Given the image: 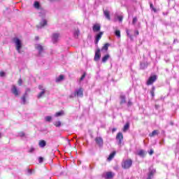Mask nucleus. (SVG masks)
<instances>
[{"label":"nucleus","instance_id":"f257e3e1","mask_svg":"<svg viewBox=\"0 0 179 179\" xmlns=\"http://www.w3.org/2000/svg\"><path fill=\"white\" fill-rule=\"evenodd\" d=\"M13 42L14 43L15 45V49L17 51V52L19 54H20V50H22V47H23V42L22 41V40H20V38H17V37H14L13 38Z\"/></svg>","mask_w":179,"mask_h":179},{"label":"nucleus","instance_id":"f03ea898","mask_svg":"<svg viewBox=\"0 0 179 179\" xmlns=\"http://www.w3.org/2000/svg\"><path fill=\"white\" fill-rule=\"evenodd\" d=\"M132 166V159H126L122 162V169H129Z\"/></svg>","mask_w":179,"mask_h":179},{"label":"nucleus","instance_id":"7ed1b4c3","mask_svg":"<svg viewBox=\"0 0 179 179\" xmlns=\"http://www.w3.org/2000/svg\"><path fill=\"white\" fill-rule=\"evenodd\" d=\"M11 93H13V94H14L15 97L19 96V95L20 94V92L17 89V87H16V85H13L11 87Z\"/></svg>","mask_w":179,"mask_h":179},{"label":"nucleus","instance_id":"20e7f679","mask_svg":"<svg viewBox=\"0 0 179 179\" xmlns=\"http://www.w3.org/2000/svg\"><path fill=\"white\" fill-rule=\"evenodd\" d=\"M38 88L39 90H41V92L37 95V99H41V97L45 94V88H44L43 85H38Z\"/></svg>","mask_w":179,"mask_h":179},{"label":"nucleus","instance_id":"39448f33","mask_svg":"<svg viewBox=\"0 0 179 179\" xmlns=\"http://www.w3.org/2000/svg\"><path fill=\"white\" fill-rule=\"evenodd\" d=\"M35 48L38 51V56L41 57V54L44 52V47H43V45L41 44H36L35 45Z\"/></svg>","mask_w":179,"mask_h":179},{"label":"nucleus","instance_id":"423d86ee","mask_svg":"<svg viewBox=\"0 0 179 179\" xmlns=\"http://www.w3.org/2000/svg\"><path fill=\"white\" fill-rule=\"evenodd\" d=\"M157 79V76H150L147 81L148 86H149L150 85H153V83H155V82H156Z\"/></svg>","mask_w":179,"mask_h":179},{"label":"nucleus","instance_id":"0eeeda50","mask_svg":"<svg viewBox=\"0 0 179 179\" xmlns=\"http://www.w3.org/2000/svg\"><path fill=\"white\" fill-rule=\"evenodd\" d=\"M155 173H156V169H153V167H150L148 176L147 179L153 178V176L155 175Z\"/></svg>","mask_w":179,"mask_h":179},{"label":"nucleus","instance_id":"6e6552de","mask_svg":"<svg viewBox=\"0 0 179 179\" xmlns=\"http://www.w3.org/2000/svg\"><path fill=\"white\" fill-rule=\"evenodd\" d=\"M102 177L105 179H111L114 177V173L113 172L103 173Z\"/></svg>","mask_w":179,"mask_h":179},{"label":"nucleus","instance_id":"1a4fd4ad","mask_svg":"<svg viewBox=\"0 0 179 179\" xmlns=\"http://www.w3.org/2000/svg\"><path fill=\"white\" fill-rule=\"evenodd\" d=\"M124 139V136L122 133L119 132L116 136V140L118 141V145H121L122 143V140Z\"/></svg>","mask_w":179,"mask_h":179},{"label":"nucleus","instance_id":"9d476101","mask_svg":"<svg viewBox=\"0 0 179 179\" xmlns=\"http://www.w3.org/2000/svg\"><path fill=\"white\" fill-rule=\"evenodd\" d=\"M100 48H97L95 51V55L94 57V61H99L101 58V55L100 54Z\"/></svg>","mask_w":179,"mask_h":179},{"label":"nucleus","instance_id":"9b49d317","mask_svg":"<svg viewBox=\"0 0 179 179\" xmlns=\"http://www.w3.org/2000/svg\"><path fill=\"white\" fill-rule=\"evenodd\" d=\"M100 29H101V26L100 24H95L92 27V30L94 33H97V31H100Z\"/></svg>","mask_w":179,"mask_h":179},{"label":"nucleus","instance_id":"f8f14e48","mask_svg":"<svg viewBox=\"0 0 179 179\" xmlns=\"http://www.w3.org/2000/svg\"><path fill=\"white\" fill-rule=\"evenodd\" d=\"M77 97H83V88H80L76 90Z\"/></svg>","mask_w":179,"mask_h":179},{"label":"nucleus","instance_id":"ddd939ff","mask_svg":"<svg viewBox=\"0 0 179 179\" xmlns=\"http://www.w3.org/2000/svg\"><path fill=\"white\" fill-rule=\"evenodd\" d=\"M95 142H96V144L99 145V146H103V138H101V137H96L95 138Z\"/></svg>","mask_w":179,"mask_h":179},{"label":"nucleus","instance_id":"4468645a","mask_svg":"<svg viewBox=\"0 0 179 179\" xmlns=\"http://www.w3.org/2000/svg\"><path fill=\"white\" fill-rule=\"evenodd\" d=\"M101 36H103V32H99L96 36L95 38V44H99V41H100V39L101 38Z\"/></svg>","mask_w":179,"mask_h":179},{"label":"nucleus","instance_id":"2eb2a0df","mask_svg":"<svg viewBox=\"0 0 179 179\" xmlns=\"http://www.w3.org/2000/svg\"><path fill=\"white\" fill-rule=\"evenodd\" d=\"M58 38H59V34H53L52 36V43H57Z\"/></svg>","mask_w":179,"mask_h":179},{"label":"nucleus","instance_id":"dca6fc26","mask_svg":"<svg viewBox=\"0 0 179 179\" xmlns=\"http://www.w3.org/2000/svg\"><path fill=\"white\" fill-rule=\"evenodd\" d=\"M44 26H47V20H42V21L40 22V24L37 25V28L41 29V27H44Z\"/></svg>","mask_w":179,"mask_h":179},{"label":"nucleus","instance_id":"f3484780","mask_svg":"<svg viewBox=\"0 0 179 179\" xmlns=\"http://www.w3.org/2000/svg\"><path fill=\"white\" fill-rule=\"evenodd\" d=\"M47 145V142L44 140H41L38 143L39 148H45Z\"/></svg>","mask_w":179,"mask_h":179},{"label":"nucleus","instance_id":"a211bd4d","mask_svg":"<svg viewBox=\"0 0 179 179\" xmlns=\"http://www.w3.org/2000/svg\"><path fill=\"white\" fill-rule=\"evenodd\" d=\"M108 47H110V43H106L101 49V51H104V52H107L108 51Z\"/></svg>","mask_w":179,"mask_h":179},{"label":"nucleus","instance_id":"6ab92c4d","mask_svg":"<svg viewBox=\"0 0 179 179\" xmlns=\"http://www.w3.org/2000/svg\"><path fill=\"white\" fill-rule=\"evenodd\" d=\"M103 15L108 19V20H110L111 17H110V11L105 10H103Z\"/></svg>","mask_w":179,"mask_h":179},{"label":"nucleus","instance_id":"aec40b11","mask_svg":"<svg viewBox=\"0 0 179 179\" xmlns=\"http://www.w3.org/2000/svg\"><path fill=\"white\" fill-rule=\"evenodd\" d=\"M62 115H65V112L64 110H60L55 114V117H62Z\"/></svg>","mask_w":179,"mask_h":179},{"label":"nucleus","instance_id":"412c9836","mask_svg":"<svg viewBox=\"0 0 179 179\" xmlns=\"http://www.w3.org/2000/svg\"><path fill=\"white\" fill-rule=\"evenodd\" d=\"M109 58H110V55L108 54L106 55L103 57H102V62L103 64H106V62L108 61Z\"/></svg>","mask_w":179,"mask_h":179},{"label":"nucleus","instance_id":"4be33fe9","mask_svg":"<svg viewBox=\"0 0 179 179\" xmlns=\"http://www.w3.org/2000/svg\"><path fill=\"white\" fill-rule=\"evenodd\" d=\"M114 156H115V151L113 152L109 155V157H108V160L110 162V160H113L114 159Z\"/></svg>","mask_w":179,"mask_h":179},{"label":"nucleus","instance_id":"5701e85b","mask_svg":"<svg viewBox=\"0 0 179 179\" xmlns=\"http://www.w3.org/2000/svg\"><path fill=\"white\" fill-rule=\"evenodd\" d=\"M140 157H145V150H141L140 151L138 152L137 154Z\"/></svg>","mask_w":179,"mask_h":179},{"label":"nucleus","instance_id":"b1692460","mask_svg":"<svg viewBox=\"0 0 179 179\" xmlns=\"http://www.w3.org/2000/svg\"><path fill=\"white\" fill-rule=\"evenodd\" d=\"M79 34H80V32L79 31V29H76L73 32V36L76 38H78L79 36Z\"/></svg>","mask_w":179,"mask_h":179},{"label":"nucleus","instance_id":"393cba45","mask_svg":"<svg viewBox=\"0 0 179 179\" xmlns=\"http://www.w3.org/2000/svg\"><path fill=\"white\" fill-rule=\"evenodd\" d=\"M34 8H35V9H40V3L38 1H35L34 3Z\"/></svg>","mask_w":179,"mask_h":179},{"label":"nucleus","instance_id":"a878e982","mask_svg":"<svg viewBox=\"0 0 179 179\" xmlns=\"http://www.w3.org/2000/svg\"><path fill=\"white\" fill-rule=\"evenodd\" d=\"M27 96V94H24L22 97L21 98L22 100V104H26V96Z\"/></svg>","mask_w":179,"mask_h":179},{"label":"nucleus","instance_id":"bb28decb","mask_svg":"<svg viewBox=\"0 0 179 179\" xmlns=\"http://www.w3.org/2000/svg\"><path fill=\"white\" fill-rule=\"evenodd\" d=\"M115 34L117 38H121V31L120 30L115 31Z\"/></svg>","mask_w":179,"mask_h":179},{"label":"nucleus","instance_id":"cd10ccee","mask_svg":"<svg viewBox=\"0 0 179 179\" xmlns=\"http://www.w3.org/2000/svg\"><path fill=\"white\" fill-rule=\"evenodd\" d=\"M120 104H125V96H120Z\"/></svg>","mask_w":179,"mask_h":179},{"label":"nucleus","instance_id":"c85d7f7f","mask_svg":"<svg viewBox=\"0 0 179 179\" xmlns=\"http://www.w3.org/2000/svg\"><path fill=\"white\" fill-rule=\"evenodd\" d=\"M127 129H129V122L126 123V124L124 125V129H123V132H126L127 131Z\"/></svg>","mask_w":179,"mask_h":179},{"label":"nucleus","instance_id":"c756f323","mask_svg":"<svg viewBox=\"0 0 179 179\" xmlns=\"http://www.w3.org/2000/svg\"><path fill=\"white\" fill-rule=\"evenodd\" d=\"M64 76L60 75L57 78H56V82H61L62 80H64Z\"/></svg>","mask_w":179,"mask_h":179},{"label":"nucleus","instance_id":"7c9ffc66","mask_svg":"<svg viewBox=\"0 0 179 179\" xmlns=\"http://www.w3.org/2000/svg\"><path fill=\"white\" fill-rule=\"evenodd\" d=\"M157 134V130H154L151 134H149V136L152 138V136H156Z\"/></svg>","mask_w":179,"mask_h":179},{"label":"nucleus","instance_id":"2f4dec72","mask_svg":"<svg viewBox=\"0 0 179 179\" xmlns=\"http://www.w3.org/2000/svg\"><path fill=\"white\" fill-rule=\"evenodd\" d=\"M52 120V117L51 116H46L45 117V120L46 122H51V120Z\"/></svg>","mask_w":179,"mask_h":179},{"label":"nucleus","instance_id":"473e14b6","mask_svg":"<svg viewBox=\"0 0 179 179\" xmlns=\"http://www.w3.org/2000/svg\"><path fill=\"white\" fill-rule=\"evenodd\" d=\"M54 125L59 128V127H61V121H56L54 122Z\"/></svg>","mask_w":179,"mask_h":179},{"label":"nucleus","instance_id":"72a5a7b5","mask_svg":"<svg viewBox=\"0 0 179 179\" xmlns=\"http://www.w3.org/2000/svg\"><path fill=\"white\" fill-rule=\"evenodd\" d=\"M148 67V64L146 63H141V69H145V68Z\"/></svg>","mask_w":179,"mask_h":179},{"label":"nucleus","instance_id":"f704fd0d","mask_svg":"<svg viewBox=\"0 0 179 179\" xmlns=\"http://www.w3.org/2000/svg\"><path fill=\"white\" fill-rule=\"evenodd\" d=\"M27 173H28V175H29V176H31V174H32L33 173H34V169H27Z\"/></svg>","mask_w":179,"mask_h":179},{"label":"nucleus","instance_id":"c9c22d12","mask_svg":"<svg viewBox=\"0 0 179 179\" xmlns=\"http://www.w3.org/2000/svg\"><path fill=\"white\" fill-rule=\"evenodd\" d=\"M150 9H152V10H153V12H157L156 8L155 7H153V3H150Z\"/></svg>","mask_w":179,"mask_h":179},{"label":"nucleus","instance_id":"e433bc0d","mask_svg":"<svg viewBox=\"0 0 179 179\" xmlns=\"http://www.w3.org/2000/svg\"><path fill=\"white\" fill-rule=\"evenodd\" d=\"M36 150V148H34V147H31V148L29 150V153H34Z\"/></svg>","mask_w":179,"mask_h":179},{"label":"nucleus","instance_id":"4c0bfd02","mask_svg":"<svg viewBox=\"0 0 179 179\" xmlns=\"http://www.w3.org/2000/svg\"><path fill=\"white\" fill-rule=\"evenodd\" d=\"M117 17L119 22H122V19H124V17L122 15H117Z\"/></svg>","mask_w":179,"mask_h":179},{"label":"nucleus","instance_id":"58836bf2","mask_svg":"<svg viewBox=\"0 0 179 179\" xmlns=\"http://www.w3.org/2000/svg\"><path fill=\"white\" fill-rule=\"evenodd\" d=\"M138 22V18L136 17H134L133 18L132 24H135Z\"/></svg>","mask_w":179,"mask_h":179},{"label":"nucleus","instance_id":"ea45409f","mask_svg":"<svg viewBox=\"0 0 179 179\" xmlns=\"http://www.w3.org/2000/svg\"><path fill=\"white\" fill-rule=\"evenodd\" d=\"M18 85H19V86H22V85H23V80H22V78L19 79Z\"/></svg>","mask_w":179,"mask_h":179},{"label":"nucleus","instance_id":"a19ab883","mask_svg":"<svg viewBox=\"0 0 179 179\" xmlns=\"http://www.w3.org/2000/svg\"><path fill=\"white\" fill-rule=\"evenodd\" d=\"M44 162V158H43L42 157H38V162L39 163H43Z\"/></svg>","mask_w":179,"mask_h":179},{"label":"nucleus","instance_id":"79ce46f5","mask_svg":"<svg viewBox=\"0 0 179 179\" xmlns=\"http://www.w3.org/2000/svg\"><path fill=\"white\" fill-rule=\"evenodd\" d=\"M126 33H127L128 37H129L130 38H132V35L129 34V30L127 29Z\"/></svg>","mask_w":179,"mask_h":179},{"label":"nucleus","instance_id":"37998d69","mask_svg":"<svg viewBox=\"0 0 179 179\" xmlns=\"http://www.w3.org/2000/svg\"><path fill=\"white\" fill-rule=\"evenodd\" d=\"M85 78H86V73H84L83 74V76H81V78H80V80H83V79H85Z\"/></svg>","mask_w":179,"mask_h":179},{"label":"nucleus","instance_id":"c03bdc74","mask_svg":"<svg viewBox=\"0 0 179 179\" xmlns=\"http://www.w3.org/2000/svg\"><path fill=\"white\" fill-rule=\"evenodd\" d=\"M19 136H20V138H23V136H24V132L21 131L18 134Z\"/></svg>","mask_w":179,"mask_h":179},{"label":"nucleus","instance_id":"a18cd8bd","mask_svg":"<svg viewBox=\"0 0 179 179\" xmlns=\"http://www.w3.org/2000/svg\"><path fill=\"white\" fill-rule=\"evenodd\" d=\"M131 106H132V101H131V100H129V101L127 103V106L131 107Z\"/></svg>","mask_w":179,"mask_h":179},{"label":"nucleus","instance_id":"49530a36","mask_svg":"<svg viewBox=\"0 0 179 179\" xmlns=\"http://www.w3.org/2000/svg\"><path fill=\"white\" fill-rule=\"evenodd\" d=\"M148 153H149V155H150V156H152V155H153V153H155V151H153V150H150V151L148 152Z\"/></svg>","mask_w":179,"mask_h":179},{"label":"nucleus","instance_id":"de8ad7c7","mask_svg":"<svg viewBox=\"0 0 179 179\" xmlns=\"http://www.w3.org/2000/svg\"><path fill=\"white\" fill-rule=\"evenodd\" d=\"M0 76H1V77L5 76V72L1 71V72H0Z\"/></svg>","mask_w":179,"mask_h":179},{"label":"nucleus","instance_id":"09e8293b","mask_svg":"<svg viewBox=\"0 0 179 179\" xmlns=\"http://www.w3.org/2000/svg\"><path fill=\"white\" fill-rule=\"evenodd\" d=\"M134 33H135V35H136V36H138V35H139V31H138V30H136V31H134Z\"/></svg>","mask_w":179,"mask_h":179},{"label":"nucleus","instance_id":"8fccbe9b","mask_svg":"<svg viewBox=\"0 0 179 179\" xmlns=\"http://www.w3.org/2000/svg\"><path fill=\"white\" fill-rule=\"evenodd\" d=\"M151 95L152 96V97L155 96V91H151L150 92Z\"/></svg>","mask_w":179,"mask_h":179},{"label":"nucleus","instance_id":"3c124183","mask_svg":"<svg viewBox=\"0 0 179 179\" xmlns=\"http://www.w3.org/2000/svg\"><path fill=\"white\" fill-rule=\"evenodd\" d=\"M115 131H117V128H113V129H112V132H113V133L115 132Z\"/></svg>","mask_w":179,"mask_h":179},{"label":"nucleus","instance_id":"603ef678","mask_svg":"<svg viewBox=\"0 0 179 179\" xmlns=\"http://www.w3.org/2000/svg\"><path fill=\"white\" fill-rule=\"evenodd\" d=\"M155 87H152V92H155Z\"/></svg>","mask_w":179,"mask_h":179},{"label":"nucleus","instance_id":"864d4df0","mask_svg":"<svg viewBox=\"0 0 179 179\" xmlns=\"http://www.w3.org/2000/svg\"><path fill=\"white\" fill-rule=\"evenodd\" d=\"M36 40H38V37H36Z\"/></svg>","mask_w":179,"mask_h":179},{"label":"nucleus","instance_id":"5fc2aeb1","mask_svg":"<svg viewBox=\"0 0 179 179\" xmlns=\"http://www.w3.org/2000/svg\"><path fill=\"white\" fill-rule=\"evenodd\" d=\"M0 138H1V133H0Z\"/></svg>","mask_w":179,"mask_h":179},{"label":"nucleus","instance_id":"6e6d98bb","mask_svg":"<svg viewBox=\"0 0 179 179\" xmlns=\"http://www.w3.org/2000/svg\"><path fill=\"white\" fill-rule=\"evenodd\" d=\"M50 1H52V0H50Z\"/></svg>","mask_w":179,"mask_h":179}]
</instances>
